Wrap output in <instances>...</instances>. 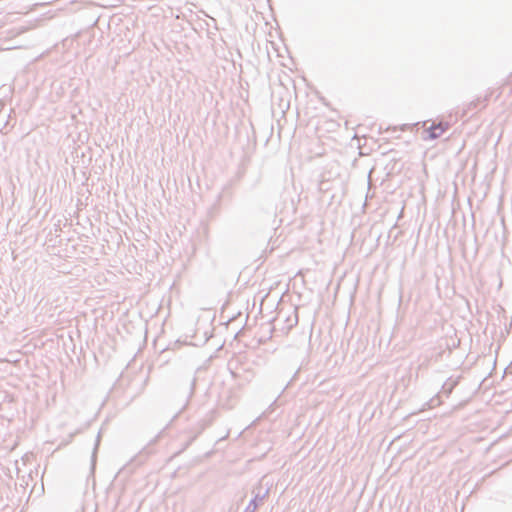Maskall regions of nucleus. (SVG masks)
Returning a JSON list of instances; mask_svg holds the SVG:
<instances>
[{"mask_svg": "<svg viewBox=\"0 0 512 512\" xmlns=\"http://www.w3.org/2000/svg\"><path fill=\"white\" fill-rule=\"evenodd\" d=\"M449 128L448 123L439 122L437 124H432L425 130L426 136H424L425 140H434L443 135L447 129Z\"/></svg>", "mask_w": 512, "mask_h": 512, "instance_id": "obj_1", "label": "nucleus"}]
</instances>
